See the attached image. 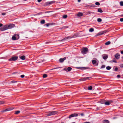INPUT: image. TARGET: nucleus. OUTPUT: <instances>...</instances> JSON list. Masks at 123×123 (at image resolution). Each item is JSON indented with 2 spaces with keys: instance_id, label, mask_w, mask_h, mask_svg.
<instances>
[{
  "instance_id": "7c9ffc66",
  "label": "nucleus",
  "mask_w": 123,
  "mask_h": 123,
  "mask_svg": "<svg viewBox=\"0 0 123 123\" xmlns=\"http://www.w3.org/2000/svg\"><path fill=\"white\" fill-rule=\"evenodd\" d=\"M47 76V75L46 74H44L43 76V78H46Z\"/></svg>"
},
{
  "instance_id": "2eb2a0df",
  "label": "nucleus",
  "mask_w": 123,
  "mask_h": 123,
  "mask_svg": "<svg viewBox=\"0 0 123 123\" xmlns=\"http://www.w3.org/2000/svg\"><path fill=\"white\" fill-rule=\"evenodd\" d=\"M54 2V1H53L51 2H47L46 3V5H48L49 4H51L53 3Z\"/></svg>"
},
{
  "instance_id": "a19ab883",
  "label": "nucleus",
  "mask_w": 123,
  "mask_h": 123,
  "mask_svg": "<svg viewBox=\"0 0 123 123\" xmlns=\"http://www.w3.org/2000/svg\"><path fill=\"white\" fill-rule=\"evenodd\" d=\"M105 102V101H101V103L102 104H105L104 103H104V102Z\"/></svg>"
},
{
  "instance_id": "5fc2aeb1",
  "label": "nucleus",
  "mask_w": 123,
  "mask_h": 123,
  "mask_svg": "<svg viewBox=\"0 0 123 123\" xmlns=\"http://www.w3.org/2000/svg\"><path fill=\"white\" fill-rule=\"evenodd\" d=\"M120 66L121 67H123V64H121Z\"/></svg>"
},
{
  "instance_id": "f3484780",
  "label": "nucleus",
  "mask_w": 123,
  "mask_h": 123,
  "mask_svg": "<svg viewBox=\"0 0 123 123\" xmlns=\"http://www.w3.org/2000/svg\"><path fill=\"white\" fill-rule=\"evenodd\" d=\"M20 57L21 59L22 60H25V57L24 55L22 56H20Z\"/></svg>"
},
{
  "instance_id": "9d476101",
  "label": "nucleus",
  "mask_w": 123,
  "mask_h": 123,
  "mask_svg": "<svg viewBox=\"0 0 123 123\" xmlns=\"http://www.w3.org/2000/svg\"><path fill=\"white\" fill-rule=\"evenodd\" d=\"M102 56L103 59L105 60L108 57V55L105 54L103 55Z\"/></svg>"
},
{
  "instance_id": "393cba45",
  "label": "nucleus",
  "mask_w": 123,
  "mask_h": 123,
  "mask_svg": "<svg viewBox=\"0 0 123 123\" xmlns=\"http://www.w3.org/2000/svg\"><path fill=\"white\" fill-rule=\"evenodd\" d=\"M72 69V68L71 67H68V68L67 69L68 71H70Z\"/></svg>"
},
{
  "instance_id": "9b49d317",
  "label": "nucleus",
  "mask_w": 123,
  "mask_h": 123,
  "mask_svg": "<svg viewBox=\"0 0 123 123\" xmlns=\"http://www.w3.org/2000/svg\"><path fill=\"white\" fill-rule=\"evenodd\" d=\"M115 57L116 59H118L120 57V54L119 53H117L115 55Z\"/></svg>"
},
{
  "instance_id": "f03ea898",
  "label": "nucleus",
  "mask_w": 123,
  "mask_h": 123,
  "mask_svg": "<svg viewBox=\"0 0 123 123\" xmlns=\"http://www.w3.org/2000/svg\"><path fill=\"white\" fill-rule=\"evenodd\" d=\"M58 113L57 111H49L47 112L46 115L47 116H51L56 114Z\"/></svg>"
},
{
  "instance_id": "a18cd8bd",
  "label": "nucleus",
  "mask_w": 123,
  "mask_h": 123,
  "mask_svg": "<svg viewBox=\"0 0 123 123\" xmlns=\"http://www.w3.org/2000/svg\"><path fill=\"white\" fill-rule=\"evenodd\" d=\"M4 103V102H3L0 101V104H3Z\"/></svg>"
},
{
  "instance_id": "6ab92c4d",
  "label": "nucleus",
  "mask_w": 123,
  "mask_h": 123,
  "mask_svg": "<svg viewBox=\"0 0 123 123\" xmlns=\"http://www.w3.org/2000/svg\"><path fill=\"white\" fill-rule=\"evenodd\" d=\"M103 123H109L108 120H104L103 122Z\"/></svg>"
},
{
  "instance_id": "c03bdc74",
  "label": "nucleus",
  "mask_w": 123,
  "mask_h": 123,
  "mask_svg": "<svg viewBox=\"0 0 123 123\" xmlns=\"http://www.w3.org/2000/svg\"><path fill=\"white\" fill-rule=\"evenodd\" d=\"M118 70V68L117 67H116L115 68V71H117Z\"/></svg>"
},
{
  "instance_id": "f8f14e48",
  "label": "nucleus",
  "mask_w": 123,
  "mask_h": 123,
  "mask_svg": "<svg viewBox=\"0 0 123 123\" xmlns=\"http://www.w3.org/2000/svg\"><path fill=\"white\" fill-rule=\"evenodd\" d=\"M72 38V37H70V36H68V37H65V38H64V39H63L62 40H60V41H64L65 40H66L67 39H70L71 38Z\"/></svg>"
},
{
  "instance_id": "4be33fe9",
  "label": "nucleus",
  "mask_w": 123,
  "mask_h": 123,
  "mask_svg": "<svg viewBox=\"0 0 123 123\" xmlns=\"http://www.w3.org/2000/svg\"><path fill=\"white\" fill-rule=\"evenodd\" d=\"M98 11L99 12L102 13L103 12V11L102 10L101 8H99L98 9Z\"/></svg>"
},
{
  "instance_id": "412c9836",
  "label": "nucleus",
  "mask_w": 123,
  "mask_h": 123,
  "mask_svg": "<svg viewBox=\"0 0 123 123\" xmlns=\"http://www.w3.org/2000/svg\"><path fill=\"white\" fill-rule=\"evenodd\" d=\"M16 37V38L17 39V40L19 38V35L18 34H16L15 35Z\"/></svg>"
},
{
  "instance_id": "4c0bfd02",
  "label": "nucleus",
  "mask_w": 123,
  "mask_h": 123,
  "mask_svg": "<svg viewBox=\"0 0 123 123\" xmlns=\"http://www.w3.org/2000/svg\"><path fill=\"white\" fill-rule=\"evenodd\" d=\"M108 101L110 104L112 103L113 102V101L112 100H110Z\"/></svg>"
},
{
  "instance_id": "a211bd4d",
  "label": "nucleus",
  "mask_w": 123,
  "mask_h": 123,
  "mask_svg": "<svg viewBox=\"0 0 123 123\" xmlns=\"http://www.w3.org/2000/svg\"><path fill=\"white\" fill-rule=\"evenodd\" d=\"M103 103H104L105 104L107 105H110L109 102L108 101H105V102Z\"/></svg>"
},
{
  "instance_id": "1a4fd4ad",
  "label": "nucleus",
  "mask_w": 123,
  "mask_h": 123,
  "mask_svg": "<svg viewBox=\"0 0 123 123\" xmlns=\"http://www.w3.org/2000/svg\"><path fill=\"white\" fill-rule=\"evenodd\" d=\"M14 109L13 108H10L8 109H6L5 110L2 111H1V112H6L8 111H10L11 110L13 109Z\"/></svg>"
},
{
  "instance_id": "2f4dec72",
  "label": "nucleus",
  "mask_w": 123,
  "mask_h": 123,
  "mask_svg": "<svg viewBox=\"0 0 123 123\" xmlns=\"http://www.w3.org/2000/svg\"><path fill=\"white\" fill-rule=\"evenodd\" d=\"M95 4L96 5L98 6H99L100 5V3L98 2H96Z\"/></svg>"
},
{
  "instance_id": "dca6fc26",
  "label": "nucleus",
  "mask_w": 123,
  "mask_h": 123,
  "mask_svg": "<svg viewBox=\"0 0 123 123\" xmlns=\"http://www.w3.org/2000/svg\"><path fill=\"white\" fill-rule=\"evenodd\" d=\"M12 40H17V39L16 38V36H15V35L12 36Z\"/></svg>"
},
{
  "instance_id": "a878e982",
  "label": "nucleus",
  "mask_w": 123,
  "mask_h": 123,
  "mask_svg": "<svg viewBox=\"0 0 123 123\" xmlns=\"http://www.w3.org/2000/svg\"><path fill=\"white\" fill-rule=\"evenodd\" d=\"M40 23L42 24H44L45 23V21L44 20H43L41 21Z\"/></svg>"
},
{
  "instance_id": "aec40b11",
  "label": "nucleus",
  "mask_w": 123,
  "mask_h": 123,
  "mask_svg": "<svg viewBox=\"0 0 123 123\" xmlns=\"http://www.w3.org/2000/svg\"><path fill=\"white\" fill-rule=\"evenodd\" d=\"M77 15L78 16L80 17L82 16L83 15V14L82 13L79 12L78 14Z\"/></svg>"
},
{
  "instance_id": "20e7f679",
  "label": "nucleus",
  "mask_w": 123,
  "mask_h": 123,
  "mask_svg": "<svg viewBox=\"0 0 123 123\" xmlns=\"http://www.w3.org/2000/svg\"><path fill=\"white\" fill-rule=\"evenodd\" d=\"M18 58V57L17 56H13L9 59L8 60L9 61H15Z\"/></svg>"
},
{
  "instance_id": "473e14b6",
  "label": "nucleus",
  "mask_w": 123,
  "mask_h": 123,
  "mask_svg": "<svg viewBox=\"0 0 123 123\" xmlns=\"http://www.w3.org/2000/svg\"><path fill=\"white\" fill-rule=\"evenodd\" d=\"M67 15H64L62 17L64 18H67Z\"/></svg>"
},
{
  "instance_id": "cd10ccee",
  "label": "nucleus",
  "mask_w": 123,
  "mask_h": 123,
  "mask_svg": "<svg viewBox=\"0 0 123 123\" xmlns=\"http://www.w3.org/2000/svg\"><path fill=\"white\" fill-rule=\"evenodd\" d=\"M97 21L99 22H101L102 21V19L100 18H98L97 19Z\"/></svg>"
},
{
  "instance_id": "864d4df0",
  "label": "nucleus",
  "mask_w": 123,
  "mask_h": 123,
  "mask_svg": "<svg viewBox=\"0 0 123 123\" xmlns=\"http://www.w3.org/2000/svg\"><path fill=\"white\" fill-rule=\"evenodd\" d=\"M50 42H46L45 43L47 44L49 43Z\"/></svg>"
},
{
  "instance_id": "13d9d810",
  "label": "nucleus",
  "mask_w": 123,
  "mask_h": 123,
  "mask_svg": "<svg viewBox=\"0 0 123 123\" xmlns=\"http://www.w3.org/2000/svg\"><path fill=\"white\" fill-rule=\"evenodd\" d=\"M78 2H80L81 1V0H78Z\"/></svg>"
},
{
  "instance_id": "f257e3e1",
  "label": "nucleus",
  "mask_w": 123,
  "mask_h": 123,
  "mask_svg": "<svg viewBox=\"0 0 123 123\" xmlns=\"http://www.w3.org/2000/svg\"><path fill=\"white\" fill-rule=\"evenodd\" d=\"M15 25L13 24H11L9 25H5L3 28H2L1 30L3 31L4 30L11 29L14 27Z\"/></svg>"
},
{
  "instance_id": "09e8293b",
  "label": "nucleus",
  "mask_w": 123,
  "mask_h": 123,
  "mask_svg": "<svg viewBox=\"0 0 123 123\" xmlns=\"http://www.w3.org/2000/svg\"><path fill=\"white\" fill-rule=\"evenodd\" d=\"M3 25V24H2L0 23V27H1Z\"/></svg>"
},
{
  "instance_id": "72a5a7b5",
  "label": "nucleus",
  "mask_w": 123,
  "mask_h": 123,
  "mask_svg": "<svg viewBox=\"0 0 123 123\" xmlns=\"http://www.w3.org/2000/svg\"><path fill=\"white\" fill-rule=\"evenodd\" d=\"M120 4L121 6H123V2L121 1L120 2Z\"/></svg>"
},
{
  "instance_id": "49530a36",
  "label": "nucleus",
  "mask_w": 123,
  "mask_h": 123,
  "mask_svg": "<svg viewBox=\"0 0 123 123\" xmlns=\"http://www.w3.org/2000/svg\"><path fill=\"white\" fill-rule=\"evenodd\" d=\"M6 14V13H3L2 14V15L4 16Z\"/></svg>"
},
{
  "instance_id": "37998d69",
  "label": "nucleus",
  "mask_w": 123,
  "mask_h": 123,
  "mask_svg": "<svg viewBox=\"0 0 123 123\" xmlns=\"http://www.w3.org/2000/svg\"><path fill=\"white\" fill-rule=\"evenodd\" d=\"M24 76H25L24 75H21L20 76L22 78H24Z\"/></svg>"
},
{
  "instance_id": "ea45409f",
  "label": "nucleus",
  "mask_w": 123,
  "mask_h": 123,
  "mask_svg": "<svg viewBox=\"0 0 123 123\" xmlns=\"http://www.w3.org/2000/svg\"><path fill=\"white\" fill-rule=\"evenodd\" d=\"M17 82L13 80L11 81V82L12 83H15Z\"/></svg>"
},
{
  "instance_id": "58836bf2",
  "label": "nucleus",
  "mask_w": 123,
  "mask_h": 123,
  "mask_svg": "<svg viewBox=\"0 0 123 123\" xmlns=\"http://www.w3.org/2000/svg\"><path fill=\"white\" fill-rule=\"evenodd\" d=\"M120 21L121 22L123 21V18H121L120 19Z\"/></svg>"
},
{
  "instance_id": "4468645a",
  "label": "nucleus",
  "mask_w": 123,
  "mask_h": 123,
  "mask_svg": "<svg viewBox=\"0 0 123 123\" xmlns=\"http://www.w3.org/2000/svg\"><path fill=\"white\" fill-rule=\"evenodd\" d=\"M66 59V58L65 57L63 58H61L59 59V62H61L62 63Z\"/></svg>"
},
{
  "instance_id": "c9c22d12",
  "label": "nucleus",
  "mask_w": 123,
  "mask_h": 123,
  "mask_svg": "<svg viewBox=\"0 0 123 123\" xmlns=\"http://www.w3.org/2000/svg\"><path fill=\"white\" fill-rule=\"evenodd\" d=\"M113 62H114L115 63H116L117 62L115 58H114L113 59Z\"/></svg>"
},
{
  "instance_id": "b1692460",
  "label": "nucleus",
  "mask_w": 123,
  "mask_h": 123,
  "mask_svg": "<svg viewBox=\"0 0 123 123\" xmlns=\"http://www.w3.org/2000/svg\"><path fill=\"white\" fill-rule=\"evenodd\" d=\"M94 31V29L93 28H91L89 30V31L90 32H92Z\"/></svg>"
},
{
  "instance_id": "0eeeda50",
  "label": "nucleus",
  "mask_w": 123,
  "mask_h": 123,
  "mask_svg": "<svg viewBox=\"0 0 123 123\" xmlns=\"http://www.w3.org/2000/svg\"><path fill=\"white\" fill-rule=\"evenodd\" d=\"M76 68L78 69L81 70L86 69H89V68L88 67H76Z\"/></svg>"
},
{
  "instance_id": "bf43d9fd",
  "label": "nucleus",
  "mask_w": 123,
  "mask_h": 123,
  "mask_svg": "<svg viewBox=\"0 0 123 123\" xmlns=\"http://www.w3.org/2000/svg\"><path fill=\"white\" fill-rule=\"evenodd\" d=\"M91 6V7H92V5L91 6Z\"/></svg>"
},
{
  "instance_id": "8fccbe9b",
  "label": "nucleus",
  "mask_w": 123,
  "mask_h": 123,
  "mask_svg": "<svg viewBox=\"0 0 123 123\" xmlns=\"http://www.w3.org/2000/svg\"><path fill=\"white\" fill-rule=\"evenodd\" d=\"M90 123L89 122H85L83 123Z\"/></svg>"
},
{
  "instance_id": "6e6552de",
  "label": "nucleus",
  "mask_w": 123,
  "mask_h": 123,
  "mask_svg": "<svg viewBox=\"0 0 123 123\" xmlns=\"http://www.w3.org/2000/svg\"><path fill=\"white\" fill-rule=\"evenodd\" d=\"M89 78V77L83 78L79 79V80L80 81H85L88 80Z\"/></svg>"
},
{
  "instance_id": "39448f33",
  "label": "nucleus",
  "mask_w": 123,
  "mask_h": 123,
  "mask_svg": "<svg viewBox=\"0 0 123 123\" xmlns=\"http://www.w3.org/2000/svg\"><path fill=\"white\" fill-rule=\"evenodd\" d=\"M78 116V114L77 113H74L70 115L68 117L69 119H70L71 117H77Z\"/></svg>"
},
{
  "instance_id": "c756f323",
  "label": "nucleus",
  "mask_w": 123,
  "mask_h": 123,
  "mask_svg": "<svg viewBox=\"0 0 123 123\" xmlns=\"http://www.w3.org/2000/svg\"><path fill=\"white\" fill-rule=\"evenodd\" d=\"M108 70H109L111 68L110 66H107L106 68Z\"/></svg>"
},
{
  "instance_id": "5701e85b",
  "label": "nucleus",
  "mask_w": 123,
  "mask_h": 123,
  "mask_svg": "<svg viewBox=\"0 0 123 123\" xmlns=\"http://www.w3.org/2000/svg\"><path fill=\"white\" fill-rule=\"evenodd\" d=\"M111 43V42L110 41H108L105 43V44L106 45H107L110 44Z\"/></svg>"
},
{
  "instance_id": "4d7b16f0",
  "label": "nucleus",
  "mask_w": 123,
  "mask_h": 123,
  "mask_svg": "<svg viewBox=\"0 0 123 123\" xmlns=\"http://www.w3.org/2000/svg\"><path fill=\"white\" fill-rule=\"evenodd\" d=\"M121 52L122 54H123V50L122 51H121Z\"/></svg>"
},
{
  "instance_id": "f704fd0d",
  "label": "nucleus",
  "mask_w": 123,
  "mask_h": 123,
  "mask_svg": "<svg viewBox=\"0 0 123 123\" xmlns=\"http://www.w3.org/2000/svg\"><path fill=\"white\" fill-rule=\"evenodd\" d=\"M105 67V66L104 65H103L101 67V68H103Z\"/></svg>"
},
{
  "instance_id": "423d86ee",
  "label": "nucleus",
  "mask_w": 123,
  "mask_h": 123,
  "mask_svg": "<svg viewBox=\"0 0 123 123\" xmlns=\"http://www.w3.org/2000/svg\"><path fill=\"white\" fill-rule=\"evenodd\" d=\"M107 32V31L106 30H105L101 32L98 33L97 34L96 36H98L100 35H103V34H104V33L106 32Z\"/></svg>"
},
{
  "instance_id": "7ed1b4c3",
  "label": "nucleus",
  "mask_w": 123,
  "mask_h": 123,
  "mask_svg": "<svg viewBox=\"0 0 123 123\" xmlns=\"http://www.w3.org/2000/svg\"><path fill=\"white\" fill-rule=\"evenodd\" d=\"M88 50V49L87 48H84L82 49L81 51L82 53L83 54H86Z\"/></svg>"
},
{
  "instance_id": "6e6d98bb",
  "label": "nucleus",
  "mask_w": 123,
  "mask_h": 123,
  "mask_svg": "<svg viewBox=\"0 0 123 123\" xmlns=\"http://www.w3.org/2000/svg\"><path fill=\"white\" fill-rule=\"evenodd\" d=\"M64 70H65V71H67V69H66V68H65L64 69Z\"/></svg>"
},
{
  "instance_id": "603ef678",
  "label": "nucleus",
  "mask_w": 123,
  "mask_h": 123,
  "mask_svg": "<svg viewBox=\"0 0 123 123\" xmlns=\"http://www.w3.org/2000/svg\"><path fill=\"white\" fill-rule=\"evenodd\" d=\"M42 0H38V1L39 2H40Z\"/></svg>"
},
{
  "instance_id": "bb28decb",
  "label": "nucleus",
  "mask_w": 123,
  "mask_h": 123,
  "mask_svg": "<svg viewBox=\"0 0 123 123\" xmlns=\"http://www.w3.org/2000/svg\"><path fill=\"white\" fill-rule=\"evenodd\" d=\"M20 111H16L15 112V113L16 114H18L19 113H20Z\"/></svg>"
},
{
  "instance_id": "3c124183",
  "label": "nucleus",
  "mask_w": 123,
  "mask_h": 123,
  "mask_svg": "<svg viewBox=\"0 0 123 123\" xmlns=\"http://www.w3.org/2000/svg\"><path fill=\"white\" fill-rule=\"evenodd\" d=\"M80 115L81 116H83L84 115V114L83 113H81V114H80Z\"/></svg>"
},
{
  "instance_id": "c85d7f7f",
  "label": "nucleus",
  "mask_w": 123,
  "mask_h": 123,
  "mask_svg": "<svg viewBox=\"0 0 123 123\" xmlns=\"http://www.w3.org/2000/svg\"><path fill=\"white\" fill-rule=\"evenodd\" d=\"M92 87L91 86H90L88 88V89L89 90H91L92 89Z\"/></svg>"
},
{
  "instance_id": "e433bc0d",
  "label": "nucleus",
  "mask_w": 123,
  "mask_h": 123,
  "mask_svg": "<svg viewBox=\"0 0 123 123\" xmlns=\"http://www.w3.org/2000/svg\"><path fill=\"white\" fill-rule=\"evenodd\" d=\"M50 24L49 23H47L45 24V25H46L47 27H48L49 26V25Z\"/></svg>"
},
{
  "instance_id": "de8ad7c7",
  "label": "nucleus",
  "mask_w": 123,
  "mask_h": 123,
  "mask_svg": "<svg viewBox=\"0 0 123 123\" xmlns=\"http://www.w3.org/2000/svg\"><path fill=\"white\" fill-rule=\"evenodd\" d=\"M120 77V75H117V77L118 78H119Z\"/></svg>"
},
{
  "instance_id": "ddd939ff",
  "label": "nucleus",
  "mask_w": 123,
  "mask_h": 123,
  "mask_svg": "<svg viewBox=\"0 0 123 123\" xmlns=\"http://www.w3.org/2000/svg\"><path fill=\"white\" fill-rule=\"evenodd\" d=\"M92 63L93 65H95H95L96 66H97L98 65V63H97V61L96 60H93L92 61Z\"/></svg>"
},
{
  "instance_id": "79ce46f5",
  "label": "nucleus",
  "mask_w": 123,
  "mask_h": 123,
  "mask_svg": "<svg viewBox=\"0 0 123 123\" xmlns=\"http://www.w3.org/2000/svg\"><path fill=\"white\" fill-rule=\"evenodd\" d=\"M52 12V11H48L46 12L45 13H49V12Z\"/></svg>"
}]
</instances>
